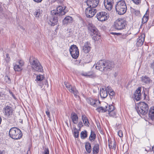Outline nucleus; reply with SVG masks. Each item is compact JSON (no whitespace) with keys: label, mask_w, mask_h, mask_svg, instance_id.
Instances as JSON below:
<instances>
[{"label":"nucleus","mask_w":154,"mask_h":154,"mask_svg":"<svg viewBox=\"0 0 154 154\" xmlns=\"http://www.w3.org/2000/svg\"><path fill=\"white\" fill-rule=\"evenodd\" d=\"M114 67V64L112 62L109 61L100 60L96 64V68L100 71L111 70Z\"/></svg>","instance_id":"obj_1"},{"label":"nucleus","mask_w":154,"mask_h":154,"mask_svg":"<svg viewBox=\"0 0 154 154\" xmlns=\"http://www.w3.org/2000/svg\"><path fill=\"white\" fill-rule=\"evenodd\" d=\"M116 10L119 15H122L126 11L127 7L125 2L120 0L118 2L116 5Z\"/></svg>","instance_id":"obj_2"},{"label":"nucleus","mask_w":154,"mask_h":154,"mask_svg":"<svg viewBox=\"0 0 154 154\" xmlns=\"http://www.w3.org/2000/svg\"><path fill=\"white\" fill-rule=\"evenodd\" d=\"M29 61L33 69L38 72L42 71L43 67L37 59L32 57H30Z\"/></svg>","instance_id":"obj_3"},{"label":"nucleus","mask_w":154,"mask_h":154,"mask_svg":"<svg viewBox=\"0 0 154 154\" xmlns=\"http://www.w3.org/2000/svg\"><path fill=\"white\" fill-rule=\"evenodd\" d=\"M88 28L93 39L96 41L100 38V33L97 28L92 24H89Z\"/></svg>","instance_id":"obj_4"},{"label":"nucleus","mask_w":154,"mask_h":154,"mask_svg":"<svg viewBox=\"0 0 154 154\" xmlns=\"http://www.w3.org/2000/svg\"><path fill=\"white\" fill-rule=\"evenodd\" d=\"M9 134L11 137L15 140L20 139L23 135L20 130L16 127L11 128L9 131Z\"/></svg>","instance_id":"obj_5"},{"label":"nucleus","mask_w":154,"mask_h":154,"mask_svg":"<svg viewBox=\"0 0 154 154\" xmlns=\"http://www.w3.org/2000/svg\"><path fill=\"white\" fill-rule=\"evenodd\" d=\"M127 25V22L124 19L119 18L114 22L113 26L115 28L118 30L124 29Z\"/></svg>","instance_id":"obj_6"},{"label":"nucleus","mask_w":154,"mask_h":154,"mask_svg":"<svg viewBox=\"0 0 154 154\" xmlns=\"http://www.w3.org/2000/svg\"><path fill=\"white\" fill-rule=\"evenodd\" d=\"M148 109V105L144 102H140L138 104L137 111L139 114L145 115L147 112Z\"/></svg>","instance_id":"obj_7"},{"label":"nucleus","mask_w":154,"mask_h":154,"mask_svg":"<svg viewBox=\"0 0 154 154\" xmlns=\"http://www.w3.org/2000/svg\"><path fill=\"white\" fill-rule=\"evenodd\" d=\"M66 13L65 9H63V7L61 6H58L55 9L51 11V14L53 16H56L64 15Z\"/></svg>","instance_id":"obj_8"},{"label":"nucleus","mask_w":154,"mask_h":154,"mask_svg":"<svg viewBox=\"0 0 154 154\" xmlns=\"http://www.w3.org/2000/svg\"><path fill=\"white\" fill-rule=\"evenodd\" d=\"M69 51L73 58L76 59L78 58L79 56V49L76 45H72L70 47Z\"/></svg>","instance_id":"obj_9"},{"label":"nucleus","mask_w":154,"mask_h":154,"mask_svg":"<svg viewBox=\"0 0 154 154\" xmlns=\"http://www.w3.org/2000/svg\"><path fill=\"white\" fill-rule=\"evenodd\" d=\"M97 17L98 20L103 21L107 20L109 17V14L106 12L101 11L98 13L97 15Z\"/></svg>","instance_id":"obj_10"},{"label":"nucleus","mask_w":154,"mask_h":154,"mask_svg":"<svg viewBox=\"0 0 154 154\" xmlns=\"http://www.w3.org/2000/svg\"><path fill=\"white\" fill-rule=\"evenodd\" d=\"M3 110L5 116L8 118H10L13 114L14 110L11 106H7L3 108Z\"/></svg>","instance_id":"obj_11"},{"label":"nucleus","mask_w":154,"mask_h":154,"mask_svg":"<svg viewBox=\"0 0 154 154\" xmlns=\"http://www.w3.org/2000/svg\"><path fill=\"white\" fill-rule=\"evenodd\" d=\"M64 84L65 86L70 92L73 93L75 97L77 96L79 92L75 86H72L71 85L67 82H65Z\"/></svg>","instance_id":"obj_12"},{"label":"nucleus","mask_w":154,"mask_h":154,"mask_svg":"<svg viewBox=\"0 0 154 154\" xmlns=\"http://www.w3.org/2000/svg\"><path fill=\"white\" fill-rule=\"evenodd\" d=\"M97 12L96 9L88 7L85 9V13L87 17L91 18Z\"/></svg>","instance_id":"obj_13"},{"label":"nucleus","mask_w":154,"mask_h":154,"mask_svg":"<svg viewBox=\"0 0 154 154\" xmlns=\"http://www.w3.org/2000/svg\"><path fill=\"white\" fill-rule=\"evenodd\" d=\"M48 24L51 26H54L57 24L58 21V18L57 16H53L48 18Z\"/></svg>","instance_id":"obj_14"},{"label":"nucleus","mask_w":154,"mask_h":154,"mask_svg":"<svg viewBox=\"0 0 154 154\" xmlns=\"http://www.w3.org/2000/svg\"><path fill=\"white\" fill-rule=\"evenodd\" d=\"M86 2L88 7L94 8L98 5L99 0H87Z\"/></svg>","instance_id":"obj_15"},{"label":"nucleus","mask_w":154,"mask_h":154,"mask_svg":"<svg viewBox=\"0 0 154 154\" xmlns=\"http://www.w3.org/2000/svg\"><path fill=\"white\" fill-rule=\"evenodd\" d=\"M104 4L105 8L108 10H111L114 4L113 0H104Z\"/></svg>","instance_id":"obj_16"},{"label":"nucleus","mask_w":154,"mask_h":154,"mask_svg":"<svg viewBox=\"0 0 154 154\" xmlns=\"http://www.w3.org/2000/svg\"><path fill=\"white\" fill-rule=\"evenodd\" d=\"M141 89V87H139L136 90L135 93L133 94L134 97L136 100L139 101L141 98V94L140 92Z\"/></svg>","instance_id":"obj_17"},{"label":"nucleus","mask_w":154,"mask_h":154,"mask_svg":"<svg viewBox=\"0 0 154 154\" xmlns=\"http://www.w3.org/2000/svg\"><path fill=\"white\" fill-rule=\"evenodd\" d=\"M81 75L84 76L91 78H94L96 77L95 73L92 71L83 72L81 73Z\"/></svg>","instance_id":"obj_18"},{"label":"nucleus","mask_w":154,"mask_h":154,"mask_svg":"<svg viewBox=\"0 0 154 154\" xmlns=\"http://www.w3.org/2000/svg\"><path fill=\"white\" fill-rule=\"evenodd\" d=\"M91 44L88 42H86L82 47V51L85 53H88L91 49Z\"/></svg>","instance_id":"obj_19"},{"label":"nucleus","mask_w":154,"mask_h":154,"mask_svg":"<svg viewBox=\"0 0 154 154\" xmlns=\"http://www.w3.org/2000/svg\"><path fill=\"white\" fill-rule=\"evenodd\" d=\"M144 35H140L137 38L136 45L137 46H140L142 45L144 41Z\"/></svg>","instance_id":"obj_20"},{"label":"nucleus","mask_w":154,"mask_h":154,"mask_svg":"<svg viewBox=\"0 0 154 154\" xmlns=\"http://www.w3.org/2000/svg\"><path fill=\"white\" fill-rule=\"evenodd\" d=\"M36 79L35 80L37 82L38 81L41 82L42 81H44L45 85H48V81L46 79H44L45 78L43 75L40 74L36 76Z\"/></svg>","instance_id":"obj_21"},{"label":"nucleus","mask_w":154,"mask_h":154,"mask_svg":"<svg viewBox=\"0 0 154 154\" xmlns=\"http://www.w3.org/2000/svg\"><path fill=\"white\" fill-rule=\"evenodd\" d=\"M71 118L72 121L74 124H76L78 122L79 118L76 113L72 112L71 115Z\"/></svg>","instance_id":"obj_22"},{"label":"nucleus","mask_w":154,"mask_h":154,"mask_svg":"<svg viewBox=\"0 0 154 154\" xmlns=\"http://www.w3.org/2000/svg\"><path fill=\"white\" fill-rule=\"evenodd\" d=\"M73 20L72 17L69 16H67L64 19L63 23L64 24H67L68 23H71L72 22Z\"/></svg>","instance_id":"obj_23"},{"label":"nucleus","mask_w":154,"mask_h":154,"mask_svg":"<svg viewBox=\"0 0 154 154\" xmlns=\"http://www.w3.org/2000/svg\"><path fill=\"white\" fill-rule=\"evenodd\" d=\"M149 117L152 120H154V107H151L150 109Z\"/></svg>","instance_id":"obj_24"},{"label":"nucleus","mask_w":154,"mask_h":154,"mask_svg":"<svg viewBox=\"0 0 154 154\" xmlns=\"http://www.w3.org/2000/svg\"><path fill=\"white\" fill-rule=\"evenodd\" d=\"M82 118L84 124L87 127H89L90 124L87 117L84 114H83L82 115Z\"/></svg>","instance_id":"obj_25"},{"label":"nucleus","mask_w":154,"mask_h":154,"mask_svg":"<svg viewBox=\"0 0 154 154\" xmlns=\"http://www.w3.org/2000/svg\"><path fill=\"white\" fill-rule=\"evenodd\" d=\"M100 96L102 98H105L107 96V92L106 90V88L104 89L102 88L100 91Z\"/></svg>","instance_id":"obj_26"},{"label":"nucleus","mask_w":154,"mask_h":154,"mask_svg":"<svg viewBox=\"0 0 154 154\" xmlns=\"http://www.w3.org/2000/svg\"><path fill=\"white\" fill-rule=\"evenodd\" d=\"M141 80L142 82L145 84H149L152 82V80L149 77L146 76H142Z\"/></svg>","instance_id":"obj_27"},{"label":"nucleus","mask_w":154,"mask_h":154,"mask_svg":"<svg viewBox=\"0 0 154 154\" xmlns=\"http://www.w3.org/2000/svg\"><path fill=\"white\" fill-rule=\"evenodd\" d=\"M85 146L87 152L89 153H90L92 150L91 143L89 142H86L85 143Z\"/></svg>","instance_id":"obj_28"},{"label":"nucleus","mask_w":154,"mask_h":154,"mask_svg":"<svg viewBox=\"0 0 154 154\" xmlns=\"http://www.w3.org/2000/svg\"><path fill=\"white\" fill-rule=\"evenodd\" d=\"M99 145L96 143L94 144L93 147V152L94 154L98 153L99 151Z\"/></svg>","instance_id":"obj_29"},{"label":"nucleus","mask_w":154,"mask_h":154,"mask_svg":"<svg viewBox=\"0 0 154 154\" xmlns=\"http://www.w3.org/2000/svg\"><path fill=\"white\" fill-rule=\"evenodd\" d=\"M90 104L94 106L97 107V104L100 103V101L99 100H93L91 99L90 100Z\"/></svg>","instance_id":"obj_30"},{"label":"nucleus","mask_w":154,"mask_h":154,"mask_svg":"<svg viewBox=\"0 0 154 154\" xmlns=\"http://www.w3.org/2000/svg\"><path fill=\"white\" fill-rule=\"evenodd\" d=\"M96 138V135L95 133L92 131H91V134L89 137V140L91 141H94Z\"/></svg>","instance_id":"obj_31"},{"label":"nucleus","mask_w":154,"mask_h":154,"mask_svg":"<svg viewBox=\"0 0 154 154\" xmlns=\"http://www.w3.org/2000/svg\"><path fill=\"white\" fill-rule=\"evenodd\" d=\"M106 112L108 111V112L115 110L114 106L112 105H109L108 106H106Z\"/></svg>","instance_id":"obj_32"},{"label":"nucleus","mask_w":154,"mask_h":154,"mask_svg":"<svg viewBox=\"0 0 154 154\" xmlns=\"http://www.w3.org/2000/svg\"><path fill=\"white\" fill-rule=\"evenodd\" d=\"M80 137L82 139H85L87 137V132L85 130L82 131L80 133Z\"/></svg>","instance_id":"obj_33"},{"label":"nucleus","mask_w":154,"mask_h":154,"mask_svg":"<svg viewBox=\"0 0 154 154\" xmlns=\"http://www.w3.org/2000/svg\"><path fill=\"white\" fill-rule=\"evenodd\" d=\"M96 110L99 112H106V107L104 108L102 106L100 107L97 108Z\"/></svg>","instance_id":"obj_34"},{"label":"nucleus","mask_w":154,"mask_h":154,"mask_svg":"<svg viewBox=\"0 0 154 154\" xmlns=\"http://www.w3.org/2000/svg\"><path fill=\"white\" fill-rule=\"evenodd\" d=\"M108 113L109 115L111 117L115 118L117 117L116 112L115 110L108 112Z\"/></svg>","instance_id":"obj_35"},{"label":"nucleus","mask_w":154,"mask_h":154,"mask_svg":"<svg viewBox=\"0 0 154 154\" xmlns=\"http://www.w3.org/2000/svg\"><path fill=\"white\" fill-rule=\"evenodd\" d=\"M14 69L15 71L19 72L21 71L22 69V67H20V66L18 65H15L14 66Z\"/></svg>","instance_id":"obj_36"},{"label":"nucleus","mask_w":154,"mask_h":154,"mask_svg":"<svg viewBox=\"0 0 154 154\" xmlns=\"http://www.w3.org/2000/svg\"><path fill=\"white\" fill-rule=\"evenodd\" d=\"M109 148L112 149L114 150L116 149V142L114 141L112 143V142L109 143Z\"/></svg>","instance_id":"obj_37"},{"label":"nucleus","mask_w":154,"mask_h":154,"mask_svg":"<svg viewBox=\"0 0 154 154\" xmlns=\"http://www.w3.org/2000/svg\"><path fill=\"white\" fill-rule=\"evenodd\" d=\"M148 19V17L143 16L142 19V23L143 24L146 23Z\"/></svg>","instance_id":"obj_38"},{"label":"nucleus","mask_w":154,"mask_h":154,"mask_svg":"<svg viewBox=\"0 0 154 154\" xmlns=\"http://www.w3.org/2000/svg\"><path fill=\"white\" fill-rule=\"evenodd\" d=\"M75 131H74L73 134L75 138H77L79 137V132L76 128H75Z\"/></svg>","instance_id":"obj_39"},{"label":"nucleus","mask_w":154,"mask_h":154,"mask_svg":"<svg viewBox=\"0 0 154 154\" xmlns=\"http://www.w3.org/2000/svg\"><path fill=\"white\" fill-rule=\"evenodd\" d=\"M5 81L8 83H9L11 82V79L8 76H6L5 77Z\"/></svg>","instance_id":"obj_40"},{"label":"nucleus","mask_w":154,"mask_h":154,"mask_svg":"<svg viewBox=\"0 0 154 154\" xmlns=\"http://www.w3.org/2000/svg\"><path fill=\"white\" fill-rule=\"evenodd\" d=\"M42 11H40V9L38 10L37 12H36V14H35V16L36 17H38L40 14L42 13Z\"/></svg>","instance_id":"obj_41"},{"label":"nucleus","mask_w":154,"mask_h":154,"mask_svg":"<svg viewBox=\"0 0 154 154\" xmlns=\"http://www.w3.org/2000/svg\"><path fill=\"white\" fill-rule=\"evenodd\" d=\"M42 154H49V151L48 148H45Z\"/></svg>","instance_id":"obj_42"},{"label":"nucleus","mask_w":154,"mask_h":154,"mask_svg":"<svg viewBox=\"0 0 154 154\" xmlns=\"http://www.w3.org/2000/svg\"><path fill=\"white\" fill-rule=\"evenodd\" d=\"M19 65L20 66V67H22V66H23L24 64V62L21 60H20L18 62Z\"/></svg>","instance_id":"obj_43"},{"label":"nucleus","mask_w":154,"mask_h":154,"mask_svg":"<svg viewBox=\"0 0 154 154\" xmlns=\"http://www.w3.org/2000/svg\"><path fill=\"white\" fill-rule=\"evenodd\" d=\"M6 61L7 62H9L10 60V58L9 57V54H6V57L5 58Z\"/></svg>","instance_id":"obj_44"},{"label":"nucleus","mask_w":154,"mask_h":154,"mask_svg":"<svg viewBox=\"0 0 154 154\" xmlns=\"http://www.w3.org/2000/svg\"><path fill=\"white\" fill-rule=\"evenodd\" d=\"M132 1L135 4L138 5L141 3V0H132Z\"/></svg>","instance_id":"obj_45"},{"label":"nucleus","mask_w":154,"mask_h":154,"mask_svg":"<svg viewBox=\"0 0 154 154\" xmlns=\"http://www.w3.org/2000/svg\"><path fill=\"white\" fill-rule=\"evenodd\" d=\"M118 134L120 137H122L123 136L122 131L121 130L119 131L118 132Z\"/></svg>","instance_id":"obj_46"},{"label":"nucleus","mask_w":154,"mask_h":154,"mask_svg":"<svg viewBox=\"0 0 154 154\" xmlns=\"http://www.w3.org/2000/svg\"><path fill=\"white\" fill-rule=\"evenodd\" d=\"M83 126V123L82 122H80L78 125V127L79 128H80L82 127Z\"/></svg>","instance_id":"obj_47"},{"label":"nucleus","mask_w":154,"mask_h":154,"mask_svg":"<svg viewBox=\"0 0 154 154\" xmlns=\"http://www.w3.org/2000/svg\"><path fill=\"white\" fill-rule=\"evenodd\" d=\"M151 67L153 69V74L154 75V62L151 64Z\"/></svg>","instance_id":"obj_48"},{"label":"nucleus","mask_w":154,"mask_h":154,"mask_svg":"<svg viewBox=\"0 0 154 154\" xmlns=\"http://www.w3.org/2000/svg\"><path fill=\"white\" fill-rule=\"evenodd\" d=\"M107 89V92H108V93L110 92H111V91H112L111 88L109 86H108L107 87L106 90Z\"/></svg>","instance_id":"obj_49"},{"label":"nucleus","mask_w":154,"mask_h":154,"mask_svg":"<svg viewBox=\"0 0 154 154\" xmlns=\"http://www.w3.org/2000/svg\"><path fill=\"white\" fill-rule=\"evenodd\" d=\"M149 9H147V10L146 11V13L145 14L144 16H146L148 17L149 14Z\"/></svg>","instance_id":"obj_50"},{"label":"nucleus","mask_w":154,"mask_h":154,"mask_svg":"<svg viewBox=\"0 0 154 154\" xmlns=\"http://www.w3.org/2000/svg\"><path fill=\"white\" fill-rule=\"evenodd\" d=\"M46 115H47L48 117L49 118H50V112L48 111V109L47 111H46Z\"/></svg>","instance_id":"obj_51"},{"label":"nucleus","mask_w":154,"mask_h":154,"mask_svg":"<svg viewBox=\"0 0 154 154\" xmlns=\"http://www.w3.org/2000/svg\"><path fill=\"white\" fill-rule=\"evenodd\" d=\"M108 94L109 95L111 96H113L114 95L115 93L114 92L112 91H111V92L109 93Z\"/></svg>","instance_id":"obj_52"},{"label":"nucleus","mask_w":154,"mask_h":154,"mask_svg":"<svg viewBox=\"0 0 154 154\" xmlns=\"http://www.w3.org/2000/svg\"><path fill=\"white\" fill-rule=\"evenodd\" d=\"M34 2L37 3L41 2L43 0H33Z\"/></svg>","instance_id":"obj_53"},{"label":"nucleus","mask_w":154,"mask_h":154,"mask_svg":"<svg viewBox=\"0 0 154 154\" xmlns=\"http://www.w3.org/2000/svg\"><path fill=\"white\" fill-rule=\"evenodd\" d=\"M134 13L137 15H138L140 14V12L139 11L136 10L135 11Z\"/></svg>","instance_id":"obj_54"},{"label":"nucleus","mask_w":154,"mask_h":154,"mask_svg":"<svg viewBox=\"0 0 154 154\" xmlns=\"http://www.w3.org/2000/svg\"><path fill=\"white\" fill-rule=\"evenodd\" d=\"M0 154H5V152L4 150H1L0 149Z\"/></svg>","instance_id":"obj_55"},{"label":"nucleus","mask_w":154,"mask_h":154,"mask_svg":"<svg viewBox=\"0 0 154 154\" xmlns=\"http://www.w3.org/2000/svg\"><path fill=\"white\" fill-rule=\"evenodd\" d=\"M111 33L113 35H119V34H120V33H115V32H112Z\"/></svg>","instance_id":"obj_56"},{"label":"nucleus","mask_w":154,"mask_h":154,"mask_svg":"<svg viewBox=\"0 0 154 154\" xmlns=\"http://www.w3.org/2000/svg\"><path fill=\"white\" fill-rule=\"evenodd\" d=\"M4 94L2 92H0V97H3Z\"/></svg>","instance_id":"obj_57"},{"label":"nucleus","mask_w":154,"mask_h":154,"mask_svg":"<svg viewBox=\"0 0 154 154\" xmlns=\"http://www.w3.org/2000/svg\"><path fill=\"white\" fill-rule=\"evenodd\" d=\"M143 95L144 97V98H145L146 96V94L145 92H144L143 94Z\"/></svg>","instance_id":"obj_58"},{"label":"nucleus","mask_w":154,"mask_h":154,"mask_svg":"<svg viewBox=\"0 0 154 154\" xmlns=\"http://www.w3.org/2000/svg\"><path fill=\"white\" fill-rule=\"evenodd\" d=\"M152 150L153 151V152H154V146H153L152 147Z\"/></svg>","instance_id":"obj_59"},{"label":"nucleus","mask_w":154,"mask_h":154,"mask_svg":"<svg viewBox=\"0 0 154 154\" xmlns=\"http://www.w3.org/2000/svg\"><path fill=\"white\" fill-rule=\"evenodd\" d=\"M2 119L1 117L0 116V124L1 123V122H2Z\"/></svg>","instance_id":"obj_60"},{"label":"nucleus","mask_w":154,"mask_h":154,"mask_svg":"<svg viewBox=\"0 0 154 154\" xmlns=\"http://www.w3.org/2000/svg\"><path fill=\"white\" fill-rule=\"evenodd\" d=\"M0 99H2V98H1V97H0Z\"/></svg>","instance_id":"obj_61"},{"label":"nucleus","mask_w":154,"mask_h":154,"mask_svg":"<svg viewBox=\"0 0 154 154\" xmlns=\"http://www.w3.org/2000/svg\"><path fill=\"white\" fill-rule=\"evenodd\" d=\"M153 93H154V89H153Z\"/></svg>","instance_id":"obj_62"}]
</instances>
